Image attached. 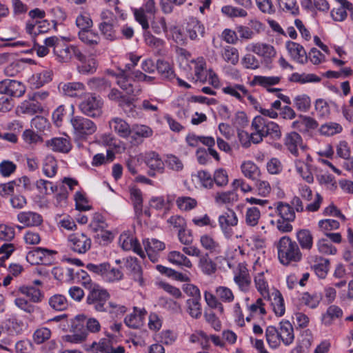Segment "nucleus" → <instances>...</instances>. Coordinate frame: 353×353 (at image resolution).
Masks as SVG:
<instances>
[{"mask_svg":"<svg viewBox=\"0 0 353 353\" xmlns=\"http://www.w3.org/2000/svg\"><path fill=\"white\" fill-rule=\"evenodd\" d=\"M289 81L291 82L299 83L304 84L306 83H318L321 81V78L314 74H299L294 72L291 74L289 78Z\"/></svg>","mask_w":353,"mask_h":353,"instance_id":"obj_45","label":"nucleus"},{"mask_svg":"<svg viewBox=\"0 0 353 353\" xmlns=\"http://www.w3.org/2000/svg\"><path fill=\"white\" fill-rule=\"evenodd\" d=\"M73 132L78 139H85L97 130L96 124L89 119L81 116H74L70 119Z\"/></svg>","mask_w":353,"mask_h":353,"instance_id":"obj_5","label":"nucleus"},{"mask_svg":"<svg viewBox=\"0 0 353 353\" xmlns=\"http://www.w3.org/2000/svg\"><path fill=\"white\" fill-rule=\"evenodd\" d=\"M276 212L280 219L288 221H294L296 217L293 208L289 203L282 201L276 203Z\"/></svg>","mask_w":353,"mask_h":353,"instance_id":"obj_30","label":"nucleus"},{"mask_svg":"<svg viewBox=\"0 0 353 353\" xmlns=\"http://www.w3.org/2000/svg\"><path fill=\"white\" fill-rule=\"evenodd\" d=\"M185 30L190 39L195 40L198 39L199 37L203 36L205 28L196 18L191 17L189 18L187 22Z\"/></svg>","mask_w":353,"mask_h":353,"instance_id":"obj_22","label":"nucleus"},{"mask_svg":"<svg viewBox=\"0 0 353 353\" xmlns=\"http://www.w3.org/2000/svg\"><path fill=\"white\" fill-rule=\"evenodd\" d=\"M74 45H66L61 43L59 48H57L54 55L60 62H68L72 59V51Z\"/></svg>","mask_w":353,"mask_h":353,"instance_id":"obj_46","label":"nucleus"},{"mask_svg":"<svg viewBox=\"0 0 353 353\" xmlns=\"http://www.w3.org/2000/svg\"><path fill=\"white\" fill-rule=\"evenodd\" d=\"M199 267L207 275L214 274L216 270V263L209 257L208 254L201 255L199 261Z\"/></svg>","mask_w":353,"mask_h":353,"instance_id":"obj_42","label":"nucleus"},{"mask_svg":"<svg viewBox=\"0 0 353 353\" xmlns=\"http://www.w3.org/2000/svg\"><path fill=\"white\" fill-rule=\"evenodd\" d=\"M342 130V126L335 122L326 123L323 124L320 128L321 134L325 136H333L336 134L341 133Z\"/></svg>","mask_w":353,"mask_h":353,"instance_id":"obj_56","label":"nucleus"},{"mask_svg":"<svg viewBox=\"0 0 353 353\" xmlns=\"http://www.w3.org/2000/svg\"><path fill=\"white\" fill-rule=\"evenodd\" d=\"M78 36L82 42L92 48L97 46L100 41L98 33L94 32L90 29L79 30Z\"/></svg>","mask_w":353,"mask_h":353,"instance_id":"obj_33","label":"nucleus"},{"mask_svg":"<svg viewBox=\"0 0 353 353\" xmlns=\"http://www.w3.org/2000/svg\"><path fill=\"white\" fill-rule=\"evenodd\" d=\"M86 268L99 276L107 283H114L123 278V274L119 268L111 267L109 263L100 264L88 263Z\"/></svg>","mask_w":353,"mask_h":353,"instance_id":"obj_3","label":"nucleus"},{"mask_svg":"<svg viewBox=\"0 0 353 353\" xmlns=\"http://www.w3.org/2000/svg\"><path fill=\"white\" fill-rule=\"evenodd\" d=\"M49 305L56 311H64L69 305L66 297L62 294H56L50 296L48 300Z\"/></svg>","mask_w":353,"mask_h":353,"instance_id":"obj_39","label":"nucleus"},{"mask_svg":"<svg viewBox=\"0 0 353 353\" xmlns=\"http://www.w3.org/2000/svg\"><path fill=\"white\" fill-rule=\"evenodd\" d=\"M57 162L52 156H47L43 165V172L49 178L55 176L57 172Z\"/></svg>","mask_w":353,"mask_h":353,"instance_id":"obj_51","label":"nucleus"},{"mask_svg":"<svg viewBox=\"0 0 353 353\" xmlns=\"http://www.w3.org/2000/svg\"><path fill=\"white\" fill-rule=\"evenodd\" d=\"M278 258L281 263L288 265L292 262H299L302 259L299 245L288 236L281 237L276 244Z\"/></svg>","mask_w":353,"mask_h":353,"instance_id":"obj_2","label":"nucleus"},{"mask_svg":"<svg viewBox=\"0 0 353 353\" xmlns=\"http://www.w3.org/2000/svg\"><path fill=\"white\" fill-rule=\"evenodd\" d=\"M277 329L281 342L285 346L290 345L294 340V328L290 322L288 321H281Z\"/></svg>","mask_w":353,"mask_h":353,"instance_id":"obj_19","label":"nucleus"},{"mask_svg":"<svg viewBox=\"0 0 353 353\" xmlns=\"http://www.w3.org/2000/svg\"><path fill=\"white\" fill-rule=\"evenodd\" d=\"M265 338L269 346L272 349H276L279 347L281 340L280 339L278 329L270 325L265 330Z\"/></svg>","mask_w":353,"mask_h":353,"instance_id":"obj_41","label":"nucleus"},{"mask_svg":"<svg viewBox=\"0 0 353 353\" xmlns=\"http://www.w3.org/2000/svg\"><path fill=\"white\" fill-rule=\"evenodd\" d=\"M103 101L100 97L90 94L79 105L81 112L90 117H99L102 113Z\"/></svg>","mask_w":353,"mask_h":353,"instance_id":"obj_7","label":"nucleus"},{"mask_svg":"<svg viewBox=\"0 0 353 353\" xmlns=\"http://www.w3.org/2000/svg\"><path fill=\"white\" fill-rule=\"evenodd\" d=\"M343 314V312L341 307L336 305H332L327 307L325 313L323 314L321 318L322 323L325 325L329 326L332 324L334 321L341 318Z\"/></svg>","mask_w":353,"mask_h":353,"instance_id":"obj_29","label":"nucleus"},{"mask_svg":"<svg viewBox=\"0 0 353 353\" xmlns=\"http://www.w3.org/2000/svg\"><path fill=\"white\" fill-rule=\"evenodd\" d=\"M146 314L147 312L145 308L134 307L133 312L125 317L124 323L130 328H140L143 325Z\"/></svg>","mask_w":353,"mask_h":353,"instance_id":"obj_14","label":"nucleus"},{"mask_svg":"<svg viewBox=\"0 0 353 353\" xmlns=\"http://www.w3.org/2000/svg\"><path fill=\"white\" fill-rule=\"evenodd\" d=\"M26 90V85L20 81L6 79L0 81V94L21 97L25 94Z\"/></svg>","mask_w":353,"mask_h":353,"instance_id":"obj_9","label":"nucleus"},{"mask_svg":"<svg viewBox=\"0 0 353 353\" xmlns=\"http://www.w3.org/2000/svg\"><path fill=\"white\" fill-rule=\"evenodd\" d=\"M302 142V137L299 134L295 132L287 134L284 139L285 146L288 151L295 157H298L299 155L298 147H300L303 150L305 148L303 145Z\"/></svg>","mask_w":353,"mask_h":353,"instance_id":"obj_17","label":"nucleus"},{"mask_svg":"<svg viewBox=\"0 0 353 353\" xmlns=\"http://www.w3.org/2000/svg\"><path fill=\"white\" fill-rule=\"evenodd\" d=\"M225 94L231 95L239 101H243V94H248V90L243 85L234 84V85L227 86L223 88Z\"/></svg>","mask_w":353,"mask_h":353,"instance_id":"obj_49","label":"nucleus"},{"mask_svg":"<svg viewBox=\"0 0 353 353\" xmlns=\"http://www.w3.org/2000/svg\"><path fill=\"white\" fill-rule=\"evenodd\" d=\"M109 125L120 137L126 139L131 132L130 125L123 119L114 117L109 121Z\"/></svg>","mask_w":353,"mask_h":353,"instance_id":"obj_20","label":"nucleus"},{"mask_svg":"<svg viewBox=\"0 0 353 353\" xmlns=\"http://www.w3.org/2000/svg\"><path fill=\"white\" fill-rule=\"evenodd\" d=\"M246 50L261 57L266 68H272V59L276 55V50L272 45L261 42L251 43L246 46Z\"/></svg>","mask_w":353,"mask_h":353,"instance_id":"obj_6","label":"nucleus"},{"mask_svg":"<svg viewBox=\"0 0 353 353\" xmlns=\"http://www.w3.org/2000/svg\"><path fill=\"white\" fill-rule=\"evenodd\" d=\"M116 77L117 84L129 95L137 96L141 92L139 85L135 82L130 73L125 70H120L116 74L111 72Z\"/></svg>","mask_w":353,"mask_h":353,"instance_id":"obj_8","label":"nucleus"},{"mask_svg":"<svg viewBox=\"0 0 353 353\" xmlns=\"http://www.w3.org/2000/svg\"><path fill=\"white\" fill-rule=\"evenodd\" d=\"M46 145L52 150L58 152L67 153L71 149L70 140L65 137H55L48 140Z\"/></svg>","mask_w":353,"mask_h":353,"instance_id":"obj_23","label":"nucleus"},{"mask_svg":"<svg viewBox=\"0 0 353 353\" xmlns=\"http://www.w3.org/2000/svg\"><path fill=\"white\" fill-rule=\"evenodd\" d=\"M125 260V267L130 272V276L134 281L137 282L139 285H143L144 284L143 271L137 259L135 257H128Z\"/></svg>","mask_w":353,"mask_h":353,"instance_id":"obj_16","label":"nucleus"},{"mask_svg":"<svg viewBox=\"0 0 353 353\" xmlns=\"http://www.w3.org/2000/svg\"><path fill=\"white\" fill-rule=\"evenodd\" d=\"M260 217L261 212L258 208H248L245 214V223L249 226H255L258 224Z\"/></svg>","mask_w":353,"mask_h":353,"instance_id":"obj_53","label":"nucleus"},{"mask_svg":"<svg viewBox=\"0 0 353 353\" xmlns=\"http://www.w3.org/2000/svg\"><path fill=\"white\" fill-rule=\"evenodd\" d=\"M119 244L124 250H132L134 252L138 254L140 256H144V252L141 250V245L136 238L130 236L125 233L120 235L119 239Z\"/></svg>","mask_w":353,"mask_h":353,"instance_id":"obj_18","label":"nucleus"},{"mask_svg":"<svg viewBox=\"0 0 353 353\" xmlns=\"http://www.w3.org/2000/svg\"><path fill=\"white\" fill-rule=\"evenodd\" d=\"M97 350L101 353H124L125 348L123 346H118L116 348L112 347V342L108 339H101L99 343Z\"/></svg>","mask_w":353,"mask_h":353,"instance_id":"obj_48","label":"nucleus"},{"mask_svg":"<svg viewBox=\"0 0 353 353\" xmlns=\"http://www.w3.org/2000/svg\"><path fill=\"white\" fill-rule=\"evenodd\" d=\"M128 117L139 118L141 112L134 104L133 99L128 97L120 103V106Z\"/></svg>","mask_w":353,"mask_h":353,"instance_id":"obj_36","label":"nucleus"},{"mask_svg":"<svg viewBox=\"0 0 353 353\" xmlns=\"http://www.w3.org/2000/svg\"><path fill=\"white\" fill-rule=\"evenodd\" d=\"M18 111L22 114L33 115L43 111L42 105L33 97L23 101L18 107Z\"/></svg>","mask_w":353,"mask_h":353,"instance_id":"obj_26","label":"nucleus"},{"mask_svg":"<svg viewBox=\"0 0 353 353\" xmlns=\"http://www.w3.org/2000/svg\"><path fill=\"white\" fill-rule=\"evenodd\" d=\"M295 166L296 172L306 182L308 183H312L314 182V176L307 165L303 161L297 160L295 161Z\"/></svg>","mask_w":353,"mask_h":353,"instance_id":"obj_60","label":"nucleus"},{"mask_svg":"<svg viewBox=\"0 0 353 353\" xmlns=\"http://www.w3.org/2000/svg\"><path fill=\"white\" fill-rule=\"evenodd\" d=\"M285 45L293 60L301 64H304L307 61V54L305 48L301 44L289 41L286 42Z\"/></svg>","mask_w":353,"mask_h":353,"instance_id":"obj_15","label":"nucleus"},{"mask_svg":"<svg viewBox=\"0 0 353 353\" xmlns=\"http://www.w3.org/2000/svg\"><path fill=\"white\" fill-rule=\"evenodd\" d=\"M294 104L298 110L306 112L311 107V99L307 94H300L294 99Z\"/></svg>","mask_w":353,"mask_h":353,"instance_id":"obj_55","label":"nucleus"},{"mask_svg":"<svg viewBox=\"0 0 353 353\" xmlns=\"http://www.w3.org/2000/svg\"><path fill=\"white\" fill-rule=\"evenodd\" d=\"M219 224L224 234V236L229 239L233 234L232 227L238 224V218L232 210H228L219 216Z\"/></svg>","mask_w":353,"mask_h":353,"instance_id":"obj_10","label":"nucleus"},{"mask_svg":"<svg viewBox=\"0 0 353 353\" xmlns=\"http://www.w3.org/2000/svg\"><path fill=\"white\" fill-rule=\"evenodd\" d=\"M176 203L177 207L183 211H190L197 205L196 200L190 196H180L176 199Z\"/></svg>","mask_w":353,"mask_h":353,"instance_id":"obj_59","label":"nucleus"},{"mask_svg":"<svg viewBox=\"0 0 353 353\" xmlns=\"http://www.w3.org/2000/svg\"><path fill=\"white\" fill-rule=\"evenodd\" d=\"M200 243L203 248L211 253L218 252L220 248L219 243L208 234L201 236Z\"/></svg>","mask_w":353,"mask_h":353,"instance_id":"obj_61","label":"nucleus"},{"mask_svg":"<svg viewBox=\"0 0 353 353\" xmlns=\"http://www.w3.org/2000/svg\"><path fill=\"white\" fill-rule=\"evenodd\" d=\"M17 292L27 299L21 296L17 297L14 301L15 306L28 314L35 311V306L32 304V303H41L45 298L43 290L31 285H21L17 287Z\"/></svg>","mask_w":353,"mask_h":353,"instance_id":"obj_1","label":"nucleus"},{"mask_svg":"<svg viewBox=\"0 0 353 353\" xmlns=\"http://www.w3.org/2000/svg\"><path fill=\"white\" fill-rule=\"evenodd\" d=\"M156 69L163 79L170 81L175 77L174 70L168 61L161 59L157 60Z\"/></svg>","mask_w":353,"mask_h":353,"instance_id":"obj_38","label":"nucleus"},{"mask_svg":"<svg viewBox=\"0 0 353 353\" xmlns=\"http://www.w3.org/2000/svg\"><path fill=\"white\" fill-rule=\"evenodd\" d=\"M72 250L79 254H84L91 248V240L85 234L76 233L69 236Z\"/></svg>","mask_w":353,"mask_h":353,"instance_id":"obj_11","label":"nucleus"},{"mask_svg":"<svg viewBox=\"0 0 353 353\" xmlns=\"http://www.w3.org/2000/svg\"><path fill=\"white\" fill-rule=\"evenodd\" d=\"M126 312L127 307L125 305L109 301L107 310L103 312L108 313L112 318H117L123 315Z\"/></svg>","mask_w":353,"mask_h":353,"instance_id":"obj_62","label":"nucleus"},{"mask_svg":"<svg viewBox=\"0 0 353 353\" xmlns=\"http://www.w3.org/2000/svg\"><path fill=\"white\" fill-rule=\"evenodd\" d=\"M57 252L55 251L48 250L43 248H37L34 250L29 252L27 254V260L31 263H39V261L36 260L34 261L33 258L37 256L39 261H42L43 257H46L47 256H51L55 254Z\"/></svg>","mask_w":353,"mask_h":353,"instance_id":"obj_50","label":"nucleus"},{"mask_svg":"<svg viewBox=\"0 0 353 353\" xmlns=\"http://www.w3.org/2000/svg\"><path fill=\"white\" fill-rule=\"evenodd\" d=\"M296 239L301 248L304 250H310L313 247V236L307 229L300 230L296 232Z\"/></svg>","mask_w":353,"mask_h":353,"instance_id":"obj_32","label":"nucleus"},{"mask_svg":"<svg viewBox=\"0 0 353 353\" xmlns=\"http://www.w3.org/2000/svg\"><path fill=\"white\" fill-rule=\"evenodd\" d=\"M268 120L262 116H256L252 121L251 128L254 130L253 133V143L257 144L266 137V129Z\"/></svg>","mask_w":353,"mask_h":353,"instance_id":"obj_13","label":"nucleus"},{"mask_svg":"<svg viewBox=\"0 0 353 353\" xmlns=\"http://www.w3.org/2000/svg\"><path fill=\"white\" fill-rule=\"evenodd\" d=\"M17 220L26 227L38 226L43 222L42 216L39 214L31 211L19 213Z\"/></svg>","mask_w":353,"mask_h":353,"instance_id":"obj_21","label":"nucleus"},{"mask_svg":"<svg viewBox=\"0 0 353 353\" xmlns=\"http://www.w3.org/2000/svg\"><path fill=\"white\" fill-rule=\"evenodd\" d=\"M254 283L257 290L261 293L263 298H269L270 294L268 285L265 279L263 272L257 274L254 277Z\"/></svg>","mask_w":353,"mask_h":353,"instance_id":"obj_57","label":"nucleus"},{"mask_svg":"<svg viewBox=\"0 0 353 353\" xmlns=\"http://www.w3.org/2000/svg\"><path fill=\"white\" fill-rule=\"evenodd\" d=\"M52 70H44L33 74L30 78L29 82L34 88H39L52 81Z\"/></svg>","mask_w":353,"mask_h":353,"instance_id":"obj_25","label":"nucleus"},{"mask_svg":"<svg viewBox=\"0 0 353 353\" xmlns=\"http://www.w3.org/2000/svg\"><path fill=\"white\" fill-rule=\"evenodd\" d=\"M200 301L201 299H196V298H190L186 301L187 312L191 317L195 319H199L202 314Z\"/></svg>","mask_w":353,"mask_h":353,"instance_id":"obj_44","label":"nucleus"},{"mask_svg":"<svg viewBox=\"0 0 353 353\" xmlns=\"http://www.w3.org/2000/svg\"><path fill=\"white\" fill-rule=\"evenodd\" d=\"M115 22L116 20H108L102 21L99 24V30L106 39L113 41L117 38V32L114 30Z\"/></svg>","mask_w":353,"mask_h":353,"instance_id":"obj_35","label":"nucleus"},{"mask_svg":"<svg viewBox=\"0 0 353 353\" xmlns=\"http://www.w3.org/2000/svg\"><path fill=\"white\" fill-rule=\"evenodd\" d=\"M234 281L241 291L246 292L249 290L251 284V276L245 268H240L239 271L234 275Z\"/></svg>","mask_w":353,"mask_h":353,"instance_id":"obj_28","label":"nucleus"},{"mask_svg":"<svg viewBox=\"0 0 353 353\" xmlns=\"http://www.w3.org/2000/svg\"><path fill=\"white\" fill-rule=\"evenodd\" d=\"M241 170L245 177L253 181L256 180L260 174L259 167L251 161L243 162L241 165Z\"/></svg>","mask_w":353,"mask_h":353,"instance_id":"obj_37","label":"nucleus"},{"mask_svg":"<svg viewBox=\"0 0 353 353\" xmlns=\"http://www.w3.org/2000/svg\"><path fill=\"white\" fill-rule=\"evenodd\" d=\"M281 81L280 77L271 76H261L256 75L253 77L252 80L250 81V85L256 86L260 85L266 90L269 88L272 85H277Z\"/></svg>","mask_w":353,"mask_h":353,"instance_id":"obj_31","label":"nucleus"},{"mask_svg":"<svg viewBox=\"0 0 353 353\" xmlns=\"http://www.w3.org/2000/svg\"><path fill=\"white\" fill-rule=\"evenodd\" d=\"M318 250L320 253L323 254H335L336 253V248L327 239L322 238L316 243Z\"/></svg>","mask_w":353,"mask_h":353,"instance_id":"obj_63","label":"nucleus"},{"mask_svg":"<svg viewBox=\"0 0 353 353\" xmlns=\"http://www.w3.org/2000/svg\"><path fill=\"white\" fill-rule=\"evenodd\" d=\"M292 127L301 132H307L316 129L318 122L312 117L300 115L299 119L292 123Z\"/></svg>","mask_w":353,"mask_h":353,"instance_id":"obj_27","label":"nucleus"},{"mask_svg":"<svg viewBox=\"0 0 353 353\" xmlns=\"http://www.w3.org/2000/svg\"><path fill=\"white\" fill-rule=\"evenodd\" d=\"M78 282L80 283L86 290H90L99 284L91 279L90 275L85 270H81L76 273Z\"/></svg>","mask_w":353,"mask_h":353,"instance_id":"obj_64","label":"nucleus"},{"mask_svg":"<svg viewBox=\"0 0 353 353\" xmlns=\"http://www.w3.org/2000/svg\"><path fill=\"white\" fill-rule=\"evenodd\" d=\"M143 38L147 46L158 50H161L165 45V41L163 39L154 37L148 30L143 32Z\"/></svg>","mask_w":353,"mask_h":353,"instance_id":"obj_54","label":"nucleus"},{"mask_svg":"<svg viewBox=\"0 0 353 353\" xmlns=\"http://www.w3.org/2000/svg\"><path fill=\"white\" fill-rule=\"evenodd\" d=\"M272 296L273 297L272 305L275 314L278 316H283L285 314V308L282 294L279 291L274 290L272 293Z\"/></svg>","mask_w":353,"mask_h":353,"instance_id":"obj_43","label":"nucleus"},{"mask_svg":"<svg viewBox=\"0 0 353 353\" xmlns=\"http://www.w3.org/2000/svg\"><path fill=\"white\" fill-rule=\"evenodd\" d=\"M58 89L61 93L70 97H81L85 93V87L81 82H61Z\"/></svg>","mask_w":353,"mask_h":353,"instance_id":"obj_12","label":"nucleus"},{"mask_svg":"<svg viewBox=\"0 0 353 353\" xmlns=\"http://www.w3.org/2000/svg\"><path fill=\"white\" fill-rule=\"evenodd\" d=\"M168 261L174 265L178 266L191 268L192 263L190 260L183 254L178 251H172L168 255Z\"/></svg>","mask_w":353,"mask_h":353,"instance_id":"obj_34","label":"nucleus"},{"mask_svg":"<svg viewBox=\"0 0 353 353\" xmlns=\"http://www.w3.org/2000/svg\"><path fill=\"white\" fill-rule=\"evenodd\" d=\"M145 163L152 170H157L161 172L163 171L164 162L161 160L159 155L154 152H150L146 154Z\"/></svg>","mask_w":353,"mask_h":353,"instance_id":"obj_40","label":"nucleus"},{"mask_svg":"<svg viewBox=\"0 0 353 353\" xmlns=\"http://www.w3.org/2000/svg\"><path fill=\"white\" fill-rule=\"evenodd\" d=\"M311 261H314L312 268L319 279H324L329 270L330 261L328 259L321 256H310Z\"/></svg>","mask_w":353,"mask_h":353,"instance_id":"obj_24","label":"nucleus"},{"mask_svg":"<svg viewBox=\"0 0 353 353\" xmlns=\"http://www.w3.org/2000/svg\"><path fill=\"white\" fill-rule=\"evenodd\" d=\"M321 299V294L318 293L310 294L309 292H305L301 297L302 302L312 309L316 308L319 305Z\"/></svg>","mask_w":353,"mask_h":353,"instance_id":"obj_58","label":"nucleus"},{"mask_svg":"<svg viewBox=\"0 0 353 353\" xmlns=\"http://www.w3.org/2000/svg\"><path fill=\"white\" fill-rule=\"evenodd\" d=\"M221 55L226 62L232 65H236L239 61V51L234 47L230 46H225L222 50Z\"/></svg>","mask_w":353,"mask_h":353,"instance_id":"obj_52","label":"nucleus"},{"mask_svg":"<svg viewBox=\"0 0 353 353\" xmlns=\"http://www.w3.org/2000/svg\"><path fill=\"white\" fill-rule=\"evenodd\" d=\"M110 294L108 290L99 285L89 290L86 297V303L98 312H103L107 310Z\"/></svg>","mask_w":353,"mask_h":353,"instance_id":"obj_4","label":"nucleus"},{"mask_svg":"<svg viewBox=\"0 0 353 353\" xmlns=\"http://www.w3.org/2000/svg\"><path fill=\"white\" fill-rule=\"evenodd\" d=\"M238 194L234 190L218 192L214 196L215 202L218 204H232L238 201Z\"/></svg>","mask_w":353,"mask_h":353,"instance_id":"obj_47","label":"nucleus"}]
</instances>
